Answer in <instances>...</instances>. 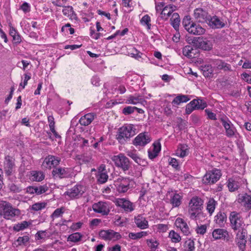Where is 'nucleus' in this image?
I'll use <instances>...</instances> for the list:
<instances>
[{
  "instance_id": "f257e3e1",
  "label": "nucleus",
  "mask_w": 251,
  "mask_h": 251,
  "mask_svg": "<svg viewBox=\"0 0 251 251\" xmlns=\"http://www.w3.org/2000/svg\"><path fill=\"white\" fill-rule=\"evenodd\" d=\"M21 215V211L6 201H0V215L6 220H12Z\"/></svg>"
},
{
  "instance_id": "f03ea898",
  "label": "nucleus",
  "mask_w": 251,
  "mask_h": 251,
  "mask_svg": "<svg viewBox=\"0 0 251 251\" xmlns=\"http://www.w3.org/2000/svg\"><path fill=\"white\" fill-rule=\"evenodd\" d=\"M203 201L198 197H194L191 200L189 204L188 213L192 219L200 218L203 215L201 210L202 208Z\"/></svg>"
},
{
  "instance_id": "7ed1b4c3",
  "label": "nucleus",
  "mask_w": 251,
  "mask_h": 251,
  "mask_svg": "<svg viewBox=\"0 0 251 251\" xmlns=\"http://www.w3.org/2000/svg\"><path fill=\"white\" fill-rule=\"evenodd\" d=\"M182 25L185 29L190 34L201 35L205 33V29L199 24L191 20L189 16H185L182 21Z\"/></svg>"
},
{
  "instance_id": "20e7f679",
  "label": "nucleus",
  "mask_w": 251,
  "mask_h": 251,
  "mask_svg": "<svg viewBox=\"0 0 251 251\" xmlns=\"http://www.w3.org/2000/svg\"><path fill=\"white\" fill-rule=\"evenodd\" d=\"M135 134V130L133 129V126L129 125L118 129L116 135V139L121 144H124L129 138Z\"/></svg>"
},
{
  "instance_id": "39448f33",
  "label": "nucleus",
  "mask_w": 251,
  "mask_h": 251,
  "mask_svg": "<svg viewBox=\"0 0 251 251\" xmlns=\"http://www.w3.org/2000/svg\"><path fill=\"white\" fill-rule=\"evenodd\" d=\"M229 219L231 227L234 230H239L244 228L245 225L239 213L235 211L231 212Z\"/></svg>"
},
{
  "instance_id": "423d86ee",
  "label": "nucleus",
  "mask_w": 251,
  "mask_h": 251,
  "mask_svg": "<svg viewBox=\"0 0 251 251\" xmlns=\"http://www.w3.org/2000/svg\"><path fill=\"white\" fill-rule=\"evenodd\" d=\"M112 160L117 167L122 168L124 172L128 170L130 167L128 158L123 154L120 153L118 155L114 156Z\"/></svg>"
},
{
  "instance_id": "0eeeda50",
  "label": "nucleus",
  "mask_w": 251,
  "mask_h": 251,
  "mask_svg": "<svg viewBox=\"0 0 251 251\" xmlns=\"http://www.w3.org/2000/svg\"><path fill=\"white\" fill-rule=\"evenodd\" d=\"M221 176V171L214 169L207 172L203 176L202 181L206 184H212L216 183Z\"/></svg>"
},
{
  "instance_id": "6e6552de",
  "label": "nucleus",
  "mask_w": 251,
  "mask_h": 251,
  "mask_svg": "<svg viewBox=\"0 0 251 251\" xmlns=\"http://www.w3.org/2000/svg\"><path fill=\"white\" fill-rule=\"evenodd\" d=\"M85 191V188L81 185H76L72 188L68 189L64 195L68 196L70 199H78L81 197Z\"/></svg>"
},
{
  "instance_id": "1a4fd4ad",
  "label": "nucleus",
  "mask_w": 251,
  "mask_h": 251,
  "mask_svg": "<svg viewBox=\"0 0 251 251\" xmlns=\"http://www.w3.org/2000/svg\"><path fill=\"white\" fill-rule=\"evenodd\" d=\"M209 15L202 8H197L194 11V17L197 22L201 23H207L209 20Z\"/></svg>"
},
{
  "instance_id": "9d476101",
  "label": "nucleus",
  "mask_w": 251,
  "mask_h": 251,
  "mask_svg": "<svg viewBox=\"0 0 251 251\" xmlns=\"http://www.w3.org/2000/svg\"><path fill=\"white\" fill-rule=\"evenodd\" d=\"M92 208L95 212L100 213L102 215H108L110 211L108 204L103 201H99L93 204Z\"/></svg>"
},
{
  "instance_id": "9b49d317",
  "label": "nucleus",
  "mask_w": 251,
  "mask_h": 251,
  "mask_svg": "<svg viewBox=\"0 0 251 251\" xmlns=\"http://www.w3.org/2000/svg\"><path fill=\"white\" fill-rule=\"evenodd\" d=\"M220 121L226 130V135L229 137L233 136L235 131L233 125L226 117L220 118Z\"/></svg>"
},
{
  "instance_id": "f8f14e48",
  "label": "nucleus",
  "mask_w": 251,
  "mask_h": 251,
  "mask_svg": "<svg viewBox=\"0 0 251 251\" xmlns=\"http://www.w3.org/2000/svg\"><path fill=\"white\" fill-rule=\"evenodd\" d=\"M60 161V159L58 157L50 155H48L44 159L42 166L47 169H51L52 167L57 166Z\"/></svg>"
},
{
  "instance_id": "ddd939ff",
  "label": "nucleus",
  "mask_w": 251,
  "mask_h": 251,
  "mask_svg": "<svg viewBox=\"0 0 251 251\" xmlns=\"http://www.w3.org/2000/svg\"><path fill=\"white\" fill-rule=\"evenodd\" d=\"M71 169L68 168H57L53 169L52 174L54 177L60 178H67L70 176Z\"/></svg>"
},
{
  "instance_id": "4468645a",
  "label": "nucleus",
  "mask_w": 251,
  "mask_h": 251,
  "mask_svg": "<svg viewBox=\"0 0 251 251\" xmlns=\"http://www.w3.org/2000/svg\"><path fill=\"white\" fill-rule=\"evenodd\" d=\"M151 141L148 133H140L134 140L133 144L135 146H144Z\"/></svg>"
},
{
  "instance_id": "2eb2a0df",
  "label": "nucleus",
  "mask_w": 251,
  "mask_h": 251,
  "mask_svg": "<svg viewBox=\"0 0 251 251\" xmlns=\"http://www.w3.org/2000/svg\"><path fill=\"white\" fill-rule=\"evenodd\" d=\"M193 42L196 44H198L199 48L203 50H209L212 48L210 41L206 39H203L202 37H199L195 38L193 40Z\"/></svg>"
},
{
  "instance_id": "dca6fc26",
  "label": "nucleus",
  "mask_w": 251,
  "mask_h": 251,
  "mask_svg": "<svg viewBox=\"0 0 251 251\" xmlns=\"http://www.w3.org/2000/svg\"><path fill=\"white\" fill-rule=\"evenodd\" d=\"M207 24L212 28H221L225 25L224 21L216 16H210Z\"/></svg>"
},
{
  "instance_id": "f3484780",
  "label": "nucleus",
  "mask_w": 251,
  "mask_h": 251,
  "mask_svg": "<svg viewBox=\"0 0 251 251\" xmlns=\"http://www.w3.org/2000/svg\"><path fill=\"white\" fill-rule=\"evenodd\" d=\"M116 203L117 206L121 207L126 212H131L134 210L132 203L125 199H118Z\"/></svg>"
},
{
  "instance_id": "a211bd4d",
  "label": "nucleus",
  "mask_w": 251,
  "mask_h": 251,
  "mask_svg": "<svg viewBox=\"0 0 251 251\" xmlns=\"http://www.w3.org/2000/svg\"><path fill=\"white\" fill-rule=\"evenodd\" d=\"M175 225L179 228L185 235H188L190 233V228L186 222L181 218H177L175 221Z\"/></svg>"
},
{
  "instance_id": "6ab92c4d",
  "label": "nucleus",
  "mask_w": 251,
  "mask_h": 251,
  "mask_svg": "<svg viewBox=\"0 0 251 251\" xmlns=\"http://www.w3.org/2000/svg\"><path fill=\"white\" fill-rule=\"evenodd\" d=\"M238 201L248 210L251 209V196L247 193L239 194Z\"/></svg>"
},
{
  "instance_id": "aec40b11",
  "label": "nucleus",
  "mask_w": 251,
  "mask_h": 251,
  "mask_svg": "<svg viewBox=\"0 0 251 251\" xmlns=\"http://www.w3.org/2000/svg\"><path fill=\"white\" fill-rule=\"evenodd\" d=\"M14 163L13 160L9 156L5 157L4 163V171L7 176H11L14 172Z\"/></svg>"
},
{
  "instance_id": "412c9836",
  "label": "nucleus",
  "mask_w": 251,
  "mask_h": 251,
  "mask_svg": "<svg viewBox=\"0 0 251 251\" xmlns=\"http://www.w3.org/2000/svg\"><path fill=\"white\" fill-rule=\"evenodd\" d=\"M212 236L213 238L216 239H227L228 237V232L224 229H215L212 232Z\"/></svg>"
},
{
  "instance_id": "4be33fe9",
  "label": "nucleus",
  "mask_w": 251,
  "mask_h": 251,
  "mask_svg": "<svg viewBox=\"0 0 251 251\" xmlns=\"http://www.w3.org/2000/svg\"><path fill=\"white\" fill-rule=\"evenodd\" d=\"M134 222L137 226L141 229H145L148 227V222L141 215L135 217Z\"/></svg>"
},
{
  "instance_id": "5701e85b",
  "label": "nucleus",
  "mask_w": 251,
  "mask_h": 251,
  "mask_svg": "<svg viewBox=\"0 0 251 251\" xmlns=\"http://www.w3.org/2000/svg\"><path fill=\"white\" fill-rule=\"evenodd\" d=\"M94 119L93 113H88L81 117L79 122L81 126H87L90 125Z\"/></svg>"
},
{
  "instance_id": "b1692460",
  "label": "nucleus",
  "mask_w": 251,
  "mask_h": 251,
  "mask_svg": "<svg viewBox=\"0 0 251 251\" xmlns=\"http://www.w3.org/2000/svg\"><path fill=\"white\" fill-rule=\"evenodd\" d=\"M196 49H194L191 46H186L183 49V54L188 58H195Z\"/></svg>"
},
{
  "instance_id": "393cba45",
  "label": "nucleus",
  "mask_w": 251,
  "mask_h": 251,
  "mask_svg": "<svg viewBox=\"0 0 251 251\" xmlns=\"http://www.w3.org/2000/svg\"><path fill=\"white\" fill-rule=\"evenodd\" d=\"M189 103L196 110L203 109L206 106V103L200 99H194L190 102Z\"/></svg>"
},
{
  "instance_id": "a878e982",
  "label": "nucleus",
  "mask_w": 251,
  "mask_h": 251,
  "mask_svg": "<svg viewBox=\"0 0 251 251\" xmlns=\"http://www.w3.org/2000/svg\"><path fill=\"white\" fill-rule=\"evenodd\" d=\"M10 26L9 34L12 37L13 40L15 43H20L21 42L20 35L18 33L15 28L12 26L11 23L9 24Z\"/></svg>"
},
{
  "instance_id": "bb28decb",
  "label": "nucleus",
  "mask_w": 251,
  "mask_h": 251,
  "mask_svg": "<svg viewBox=\"0 0 251 251\" xmlns=\"http://www.w3.org/2000/svg\"><path fill=\"white\" fill-rule=\"evenodd\" d=\"M190 100L188 96L184 95H179L176 97L173 100V105H178L182 102H186Z\"/></svg>"
},
{
  "instance_id": "cd10ccee",
  "label": "nucleus",
  "mask_w": 251,
  "mask_h": 251,
  "mask_svg": "<svg viewBox=\"0 0 251 251\" xmlns=\"http://www.w3.org/2000/svg\"><path fill=\"white\" fill-rule=\"evenodd\" d=\"M172 25L176 30H177L180 24L179 16L177 13H174L171 18Z\"/></svg>"
},
{
  "instance_id": "c85d7f7f",
  "label": "nucleus",
  "mask_w": 251,
  "mask_h": 251,
  "mask_svg": "<svg viewBox=\"0 0 251 251\" xmlns=\"http://www.w3.org/2000/svg\"><path fill=\"white\" fill-rule=\"evenodd\" d=\"M226 218V214L224 212H219L215 217V221L216 224L221 226L224 224Z\"/></svg>"
},
{
  "instance_id": "c756f323",
  "label": "nucleus",
  "mask_w": 251,
  "mask_h": 251,
  "mask_svg": "<svg viewBox=\"0 0 251 251\" xmlns=\"http://www.w3.org/2000/svg\"><path fill=\"white\" fill-rule=\"evenodd\" d=\"M217 68L219 70H223L225 71H231V66L229 64L220 60L216 63Z\"/></svg>"
},
{
  "instance_id": "7c9ffc66",
  "label": "nucleus",
  "mask_w": 251,
  "mask_h": 251,
  "mask_svg": "<svg viewBox=\"0 0 251 251\" xmlns=\"http://www.w3.org/2000/svg\"><path fill=\"white\" fill-rule=\"evenodd\" d=\"M201 71L203 72V75L206 77H210L213 72V69L211 65L201 66Z\"/></svg>"
},
{
  "instance_id": "2f4dec72",
  "label": "nucleus",
  "mask_w": 251,
  "mask_h": 251,
  "mask_svg": "<svg viewBox=\"0 0 251 251\" xmlns=\"http://www.w3.org/2000/svg\"><path fill=\"white\" fill-rule=\"evenodd\" d=\"M181 197L178 194H174L171 199V203L174 207H178L181 202Z\"/></svg>"
},
{
  "instance_id": "473e14b6",
  "label": "nucleus",
  "mask_w": 251,
  "mask_h": 251,
  "mask_svg": "<svg viewBox=\"0 0 251 251\" xmlns=\"http://www.w3.org/2000/svg\"><path fill=\"white\" fill-rule=\"evenodd\" d=\"M216 204L217 202L213 198H211L209 200L206 209L210 215L214 211Z\"/></svg>"
},
{
  "instance_id": "72a5a7b5",
  "label": "nucleus",
  "mask_w": 251,
  "mask_h": 251,
  "mask_svg": "<svg viewBox=\"0 0 251 251\" xmlns=\"http://www.w3.org/2000/svg\"><path fill=\"white\" fill-rule=\"evenodd\" d=\"M128 179H123L120 184L119 185L118 190L120 192L125 193L128 189Z\"/></svg>"
},
{
  "instance_id": "f704fd0d",
  "label": "nucleus",
  "mask_w": 251,
  "mask_h": 251,
  "mask_svg": "<svg viewBox=\"0 0 251 251\" xmlns=\"http://www.w3.org/2000/svg\"><path fill=\"white\" fill-rule=\"evenodd\" d=\"M32 180L36 181H41L44 179L45 176L42 172H33L31 173Z\"/></svg>"
},
{
  "instance_id": "c9c22d12",
  "label": "nucleus",
  "mask_w": 251,
  "mask_h": 251,
  "mask_svg": "<svg viewBox=\"0 0 251 251\" xmlns=\"http://www.w3.org/2000/svg\"><path fill=\"white\" fill-rule=\"evenodd\" d=\"M112 230H101L100 232V236L105 240L112 239Z\"/></svg>"
},
{
  "instance_id": "e433bc0d",
  "label": "nucleus",
  "mask_w": 251,
  "mask_h": 251,
  "mask_svg": "<svg viewBox=\"0 0 251 251\" xmlns=\"http://www.w3.org/2000/svg\"><path fill=\"white\" fill-rule=\"evenodd\" d=\"M184 251H194L195 249L194 242L191 239L186 240L184 244Z\"/></svg>"
},
{
  "instance_id": "4c0bfd02",
  "label": "nucleus",
  "mask_w": 251,
  "mask_h": 251,
  "mask_svg": "<svg viewBox=\"0 0 251 251\" xmlns=\"http://www.w3.org/2000/svg\"><path fill=\"white\" fill-rule=\"evenodd\" d=\"M188 153V150L187 148V146L184 145H181L180 148L177 150L176 151V154L180 157H184L186 156Z\"/></svg>"
},
{
  "instance_id": "58836bf2",
  "label": "nucleus",
  "mask_w": 251,
  "mask_h": 251,
  "mask_svg": "<svg viewBox=\"0 0 251 251\" xmlns=\"http://www.w3.org/2000/svg\"><path fill=\"white\" fill-rule=\"evenodd\" d=\"M147 235V232L145 231H141L136 233L130 232L128 234V237L133 240H137L142 237L146 236Z\"/></svg>"
},
{
  "instance_id": "ea45409f",
  "label": "nucleus",
  "mask_w": 251,
  "mask_h": 251,
  "mask_svg": "<svg viewBox=\"0 0 251 251\" xmlns=\"http://www.w3.org/2000/svg\"><path fill=\"white\" fill-rule=\"evenodd\" d=\"M169 237L171 239L172 241L174 243H178L181 240L180 235L174 230L170 231Z\"/></svg>"
},
{
  "instance_id": "a19ab883",
  "label": "nucleus",
  "mask_w": 251,
  "mask_h": 251,
  "mask_svg": "<svg viewBox=\"0 0 251 251\" xmlns=\"http://www.w3.org/2000/svg\"><path fill=\"white\" fill-rule=\"evenodd\" d=\"M143 101V99H140L138 97L130 96L126 100V103L136 104L139 103H141Z\"/></svg>"
},
{
  "instance_id": "79ce46f5",
  "label": "nucleus",
  "mask_w": 251,
  "mask_h": 251,
  "mask_svg": "<svg viewBox=\"0 0 251 251\" xmlns=\"http://www.w3.org/2000/svg\"><path fill=\"white\" fill-rule=\"evenodd\" d=\"M227 186L230 192L235 191L238 188L237 182L231 178L228 179Z\"/></svg>"
},
{
  "instance_id": "37998d69",
  "label": "nucleus",
  "mask_w": 251,
  "mask_h": 251,
  "mask_svg": "<svg viewBox=\"0 0 251 251\" xmlns=\"http://www.w3.org/2000/svg\"><path fill=\"white\" fill-rule=\"evenodd\" d=\"M140 22L142 25H146L148 29H151V18L148 15L144 16L140 20Z\"/></svg>"
},
{
  "instance_id": "c03bdc74",
  "label": "nucleus",
  "mask_w": 251,
  "mask_h": 251,
  "mask_svg": "<svg viewBox=\"0 0 251 251\" xmlns=\"http://www.w3.org/2000/svg\"><path fill=\"white\" fill-rule=\"evenodd\" d=\"M29 223L26 221H24L21 223H19L16 225H15L13 227V229L14 230L19 231L21 230H23L29 226Z\"/></svg>"
},
{
  "instance_id": "a18cd8bd",
  "label": "nucleus",
  "mask_w": 251,
  "mask_h": 251,
  "mask_svg": "<svg viewBox=\"0 0 251 251\" xmlns=\"http://www.w3.org/2000/svg\"><path fill=\"white\" fill-rule=\"evenodd\" d=\"M82 237V235L78 232L74 233L70 235L68 238V241L74 242L79 241Z\"/></svg>"
},
{
  "instance_id": "49530a36",
  "label": "nucleus",
  "mask_w": 251,
  "mask_h": 251,
  "mask_svg": "<svg viewBox=\"0 0 251 251\" xmlns=\"http://www.w3.org/2000/svg\"><path fill=\"white\" fill-rule=\"evenodd\" d=\"M108 177L107 174L105 172L102 171L98 175V180L99 183L102 184L107 181Z\"/></svg>"
},
{
  "instance_id": "de8ad7c7",
  "label": "nucleus",
  "mask_w": 251,
  "mask_h": 251,
  "mask_svg": "<svg viewBox=\"0 0 251 251\" xmlns=\"http://www.w3.org/2000/svg\"><path fill=\"white\" fill-rule=\"evenodd\" d=\"M237 239L241 238L242 239H246L247 238V231L245 228L238 230L236 233Z\"/></svg>"
},
{
  "instance_id": "09e8293b",
  "label": "nucleus",
  "mask_w": 251,
  "mask_h": 251,
  "mask_svg": "<svg viewBox=\"0 0 251 251\" xmlns=\"http://www.w3.org/2000/svg\"><path fill=\"white\" fill-rule=\"evenodd\" d=\"M236 242L238 246L239 249L241 251H244L246 247L247 240L242 239L241 238H236Z\"/></svg>"
},
{
  "instance_id": "8fccbe9b",
  "label": "nucleus",
  "mask_w": 251,
  "mask_h": 251,
  "mask_svg": "<svg viewBox=\"0 0 251 251\" xmlns=\"http://www.w3.org/2000/svg\"><path fill=\"white\" fill-rule=\"evenodd\" d=\"M136 109L135 106H128L124 108L122 110L123 113L125 115H128L133 113Z\"/></svg>"
},
{
  "instance_id": "3c124183",
  "label": "nucleus",
  "mask_w": 251,
  "mask_h": 251,
  "mask_svg": "<svg viewBox=\"0 0 251 251\" xmlns=\"http://www.w3.org/2000/svg\"><path fill=\"white\" fill-rule=\"evenodd\" d=\"M131 50V51H128V54L131 55V57H134L136 59H138L141 57V54L142 53L137 50L135 48H132L131 49H129L130 50Z\"/></svg>"
},
{
  "instance_id": "603ef678",
  "label": "nucleus",
  "mask_w": 251,
  "mask_h": 251,
  "mask_svg": "<svg viewBox=\"0 0 251 251\" xmlns=\"http://www.w3.org/2000/svg\"><path fill=\"white\" fill-rule=\"evenodd\" d=\"M173 11V7L172 6H166L163 9L161 12V15L164 16L166 15L167 17L165 18L167 19L171 15Z\"/></svg>"
},
{
  "instance_id": "864d4df0",
  "label": "nucleus",
  "mask_w": 251,
  "mask_h": 251,
  "mask_svg": "<svg viewBox=\"0 0 251 251\" xmlns=\"http://www.w3.org/2000/svg\"><path fill=\"white\" fill-rule=\"evenodd\" d=\"M63 14L68 17L71 16L74 13L73 8L71 6H65L62 10Z\"/></svg>"
},
{
  "instance_id": "5fc2aeb1",
  "label": "nucleus",
  "mask_w": 251,
  "mask_h": 251,
  "mask_svg": "<svg viewBox=\"0 0 251 251\" xmlns=\"http://www.w3.org/2000/svg\"><path fill=\"white\" fill-rule=\"evenodd\" d=\"M35 194L40 195L45 193L48 190V187L47 186H35Z\"/></svg>"
},
{
  "instance_id": "6e6d98bb",
  "label": "nucleus",
  "mask_w": 251,
  "mask_h": 251,
  "mask_svg": "<svg viewBox=\"0 0 251 251\" xmlns=\"http://www.w3.org/2000/svg\"><path fill=\"white\" fill-rule=\"evenodd\" d=\"M46 205V203L45 202H37L35 203L32 205V209L35 211H38L45 208Z\"/></svg>"
},
{
  "instance_id": "4d7b16f0",
  "label": "nucleus",
  "mask_w": 251,
  "mask_h": 251,
  "mask_svg": "<svg viewBox=\"0 0 251 251\" xmlns=\"http://www.w3.org/2000/svg\"><path fill=\"white\" fill-rule=\"evenodd\" d=\"M177 123L178 127L180 130H184L187 128V122H186L185 120H183L181 118L178 119Z\"/></svg>"
},
{
  "instance_id": "13d9d810",
  "label": "nucleus",
  "mask_w": 251,
  "mask_h": 251,
  "mask_svg": "<svg viewBox=\"0 0 251 251\" xmlns=\"http://www.w3.org/2000/svg\"><path fill=\"white\" fill-rule=\"evenodd\" d=\"M147 243L149 247L153 250H156L159 245V243L156 240L152 239L147 240Z\"/></svg>"
},
{
  "instance_id": "bf43d9fd",
  "label": "nucleus",
  "mask_w": 251,
  "mask_h": 251,
  "mask_svg": "<svg viewBox=\"0 0 251 251\" xmlns=\"http://www.w3.org/2000/svg\"><path fill=\"white\" fill-rule=\"evenodd\" d=\"M29 238L28 236L25 235L23 237H19L17 240V242H18V245H21L22 244H25L26 243L29 241Z\"/></svg>"
},
{
  "instance_id": "052dcab7",
  "label": "nucleus",
  "mask_w": 251,
  "mask_h": 251,
  "mask_svg": "<svg viewBox=\"0 0 251 251\" xmlns=\"http://www.w3.org/2000/svg\"><path fill=\"white\" fill-rule=\"evenodd\" d=\"M206 226L205 225L198 226L196 231L198 234L203 235L206 231Z\"/></svg>"
},
{
  "instance_id": "680f3d73",
  "label": "nucleus",
  "mask_w": 251,
  "mask_h": 251,
  "mask_svg": "<svg viewBox=\"0 0 251 251\" xmlns=\"http://www.w3.org/2000/svg\"><path fill=\"white\" fill-rule=\"evenodd\" d=\"M127 155L131 157L136 163L137 161H139L138 159H140V157L137 155V154L133 151H128Z\"/></svg>"
},
{
  "instance_id": "e2e57ef3",
  "label": "nucleus",
  "mask_w": 251,
  "mask_h": 251,
  "mask_svg": "<svg viewBox=\"0 0 251 251\" xmlns=\"http://www.w3.org/2000/svg\"><path fill=\"white\" fill-rule=\"evenodd\" d=\"M9 188L11 191L14 192L15 193L20 192L22 190V189L19 187L17 186V185L13 183L11 184L9 186Z\"/></svg>"
},
{
  "instance_id": "0e129e2a",
  "label": "nucleus",
  "mask_w": 251,
  "mask_h": 251,
  "mask_svg": "<svg viewBox=\"0 0 251 251\" xmlns=\"http://www.w3.org/2000/svg\"><path fill=\"white\" fill-rule=\"evenodd\" d=\"M205 112L207 114L209 119L213 120H216L217 119L216 114L208 109H205Z\"/></svg>"
},
{
  "instance_id": "69168bd1",
  "label": "nucleus",
  "mask_w": 251,
  "mask_h": 251,
  "mask_svg": "<svg viewBox=\"0 0 251 251\" xmlns=\"http://www.w3.org/2000/svg\"><path fill=\"white\" fill-rule=\"evenodd\" d=\"M24 75H25V77H24V82L23 83L21 82L20 84V85L21 86H22L23 88H24L25 87V86L27 85L28 80H29L31 78L30 75H29L26 74H25Z\"/></svg>"
},
{
  "instance_id": "338daca9",
  "label": "nucleus",
  "mask_w": 251,
  "mask_h": 251,
  "mask_svg": "<svg viewBox=\"0 0 251 251\" xmlns=\"http://www.w3.org/2000/svg\"><path fill=\"white\" fill-rule=\"evenodd\" d=\"M195 110L196 109H194L193 106H192L189 103L186 105L185 112L187 114H190Z\"/></svg>"
},
{
  "instance_id": "774afa93",
  "label": "nucleus",
  "mask_w": 251,
  "mask_h": 251,
  "mask_svg": "<svg viewBox=\"0 0 251 251\" xmlns=\"http://www.w3.org/2000/svg\"><path fill=\"white\" fill-rule=\"evenodd\" d=\"M62 213H63V211L62 210V209L61 208H57L52 213V217H58Z\"/></svg>"
}]
</instances>
